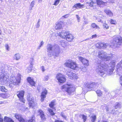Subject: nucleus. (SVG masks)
Masks as SVG:
<instances>
[{"mask_svg": "<svg viewBox=\"0 0 122 122\" xmlns=\"http://www.w3.org/2000/svg\"><path fill=\"white\" fill-rule=\"evenodd\" d=\"M55 122H64L62 121H61L59 120H57L55 121Z\"/></svg>", "mask_w": 122, "mask_h": 122, "instance_id": "obj_59", "label": "nucleus"}, {"mask_svg": "<svg viewBox=\"0 0 122 122\" xmlns=\"http://www.w3.org/2000/svg\"><path fill=\"white\" fill-rule=\"evenodd\" d=\"M110 22L111 24H115L116 23V21L115 20L112 19L111 20Z\"/></svg>", "mask_w": 122, "mask_h": 122, "instance_id": "obj_46", "label": "nucleus"}, {"mask_svg": "<svg viewBox=\"0 0 122 122\" xmlns=\"http://www.w3.org/2000/svg\"><path fill=\"white\" fill-rule=\"evenodd\" d=\"M67 75L68 77L71 79L77 80L78 78L77 75L70 71H67Z\"/></svg>", "mask_w": 122, "mask_h": 122, "instance_id": "obj_12", "label": "nucleus"}, {"mask_svg": "<svg viewBox=\"0 0 122 122\" xmlns=\"http://www.w3.org/2000/svg\"><path fill=\"white\" fill-rule=\"evenodd\" d=\"M65 65L72 69L77 70L79 69V68L76 63L71 60H69L68 62L65 63Z\"/></svg>", "mask_w": 122, "mask_h": 122, "instance_id": "obj_8", "label": "nucleus"}, {"mask_svg": "<svg viewBox=\"0 0 122 122\" xmlns=\"http://www.w3.org/2000/svg\"><path fill=\"white\" fill-rule=\"evenodd\" d=\"M62 22L61 21H60L56 23L55 27V29L58 30L62 29Z\"/></svg>", "mask_w": 122, "mask_h": 122, "instance_id": "obj_17", "label": "nucleus"}, {"mask_svg": "<svg viewBox=\"0 0 122 122\" xmlns=\"http://www.w3.org/2000/svg\"><path fill=\"white\" fill-rule=\"evenodd\" d=\"M103 27L106 29H108L109 28V27L107 25L105 24L103 25Z\"/></svg>", "mask_w": 122, "mask_h": 122, "instance_id": "obj_43", "label": "nucleus"}, {"mask_svg": "<svg viewBox=\"0 0 122 122\" xmlns=\"http://www.w3.org/2000/svg\"><path fill=\"white\" fill-rule=\"evenodd\" d=\"M96 92L99 96H100L102 94V92L100 90H98L96 91Z\"/></svg>", "mask_w": 122, "mask_h": 122, "instance_id": "obj_36", "label": "nucleus"}, {"mask_svg": "<svg viewBox=\"0 0 122 122\" xmlns=\"http://www.w3.org/2000/svg\"><path fill=\"white\" fill-rule=\"evenodd\" d=\"M81 117L82 119H83V122H85L86 119V117L84 115H81Z\"/></svg>", "mask_w": 122, "mask_h": 122, "instance_id": "obj_38", "label": "nucleus"}, {"mask_svg": "<svg viewBox=\"0 0 122 122\" xmlns=\"http://www.w3.org/2000/svg\"><path fill=\"white\" fill-rule=\"evenodd\" d=\"M112 56L111 55H108L106 53L103 51H99L98 53V57L105 61H107L109 60Z\"/></svg>", "mask_w": 122, "mask_h": 122, "instance_id": "obj_7", "label": "nucleus"}, {"mask_svg": "<svg viewBox=\"0 0 122 122\" xmlns=\"http://www.w3.org/2000/svg\"><path fill=\"white\" fill-rule=\"evenodd\" d=\"M96 119V116H92L91 117V121L92 122H94Z\"/></svg>", "mask_w": 122, "mask_h": 122, "instance_id": "obj_35", "label": "nucleus"}, {"mask_svg": "<svg viewBox=\"0 0 122 122\" xmlns=\"http://www.w3.org/2000/svg\"><path fill=\"white\" fill-rule=\"evenodd\" d=\"M46 48L47 54L49 57L52 56L57 57L60 52V47L57 45L53 46L50 44H48L47 45Z\"/></svg>", "mask_w": 122, "mask_h": 122, "instance_id": "obj_2", "label": "nucleus"}, {"mask_svg": "<svg viewBox=\"0 0 122 122\" xmlns=\"http://www.w3.org/2000/svg\"><path fill=\"white\" fill-rule=\"evenodd\" d=\"M97 5H105L106 3L105 2H103L102 0H97Z\"/></svg>", "mask_w": 122, "mask_h": 122, "instance_id": "obj_24", "label": "nucleus"}, {"mask_svg": "<svg viewBox=\"0 0 122 122\" xmlns=\"http://www.w3.org/2000/svg\"><path fill=\"white\" fill-rule=\"evenodd\" d=\"M61 115L62 117H63L65 119H66V117L65 115L62 112H61Z\"/></svg>", "mask_w": 122, "mask_h": 122, "instance_id": "obj_51", "label": "nucleus"}, {"mask_svg": "<svg viewBox=\"0 0 122 122\" xmlns=\"http://www.w3.org/2000/svg\"><path fill=\"white\" fill-rule=\"evenodd\" d=\"M56 78L60 83H64L66 81V78L64 75L60 73L56 75Z\"/></svg>", "mask_w": 122, "mask_h": 122, "instance_id": "obj_10", "label": "nucleus"}, {"mask_svg": "<svg viewBox=\"0 0 122 122\" xmlns=\"http://www.w3.org/2000/svg\"><path fill=\"white\" fill-rule=\"evenodd\" d=\"M78 58L79 60L84 65L87 66L89 65V61L88 60L81 56H79Z\"/></svg>", "mask_w": 122, "mask_h": 122, "instance_id": "obj_13", "label": "nucleus"}, {"mask_svg": "<svg viewBox=\"0 0 122 122\" xmlns=\"http://www.w3.org/2000/svg\"><path fill=\"white\" fill-rule=\"evenodd\" d=\"M49 78V76H45L44 77V81H47L48 80Z\"/></svg>", "mask_w": 122, "mask_h": 122, "instance_id": "obj_48", "label": "nucleus"}, {"mask_svg": "<svg viewBox=\"0 0 122 122\" xmlns=\"http://www.w3.org/2000/svg\"><path fill=\"white\" fill-rule=\"evenodd\" d=\"M33 66V65L32 63H31V65L28 67V68L26 69V71L28 73H29L30 72L32 69V67Z\"/></svg>", "mask_w": 122, "mask_h": 122, "instance_id": "obj_30", "label": "nucleus"}, {"mask_svg": "<svg viewBox=\"0 0 122 122\" xmlns=\"http://www.w3.org/2000/svg\"><path fill=\"white\" fill-rule=\"evenodd\" d=\"M93 83V82L91 83H86L85 85V86L86 87V88H93V85H94Z\"/></svg>", "mask_w": 122, "mask_h": 122, "instance_id": "obj_25", "label": "nucleus"}, {"mask_svg": "<svg viewBox=\"0 0 122 122\" xmlns=\"http://www.w3.org/2000/svg\"><path fill=\"white\" fill-rule=\"evenodd\" d=\"M5 65L4 64L0 65V84L1 82L7 83L9 80L8 74L5 71Z\"/></svg>", "mask_w": 122, "mask_h": 122, "instance_id": "obj_3", "label": "nucleus"}, {"mask_svg": "<svg viewBox=\"0 0 122 122\" xmlns=\"http://www.w3.org/2000/svg\"><path fill=\"white\" fill-rule=\"evenodd\" d=\"M40 26V23H37V24L36 25V28H39Z\"/></svg>", "mask_w": 122, "mask_h": 122, "instance_id": "obj_58", "label": "nucleus"}, {"mask_svg": "<svg viewBox=\"0 0 122 122\" xmlns=\"http://www.w3.org/2000/svg\"><path fill=\"white\" fill-rule=\"evenodd\" d=\"M81 69L82 71L84 72H86L87 71L86 68L85 67H84L82 68H81Z\"/></svg>", "mask_w": 122, "mask_h": 122, "instance_id": "obj_45", "label": "nucleus"}, {"mask_svg": "<svg viewBox=\"0 0 122 122\" xmlns=\"http://www.w3.org/2000/svg\"><path fill=\"white\" fill-rule=\"evenodd\" d=\"M93 88H97V87L98 86V84L97 83L93 82Z\"/></svg>", "mask_w": 122, "mask_h": 122, "instance_id": "obj_39", "label": "nucleus"}, {"mask_svg": "<svg viewBox=\"0 0 122 122\" xmlns=\"http://www.w3.org/2000/svg\"><path fill=\"white\" fill-rule=\"evenodd\" d=\"M91 26L92 28L97 29H100V27L97 25L95 23H92L91 25Z\"/></svg>", "mask_w": 122, "mask_h": 122, "instance_id": "obj_26", "label": "nucleus"}, {"mask_svg": "<svg viewBox=\"0 0 122 122\" xmlns=\"http://www.w3.org/2000/svg\"><path fill=\"white\" fill-rule=\"evenodd\" d=\"M21 75L18 74L17 76L15 77L14 75L13 74L10 76L9 81V86L12 88L14 86V85H17L20 82Z\"/></svg>", "mask_w": 122, "mask_h": 122, "instance_id": "obj_4", "label": "nucleus"}, {"mask_svg": "<svg viewBox=\"0 0 122 122\" xmlns=\"http://www.w3.org/2000/svg\"><path fill=\"white\" fill-rule=\"evenodd\" d=\"M41 70L42 71H45V68L44 66H42L41 67Z\"/></svg>", "mask_w": 122, "mask_h": 122, "instance_id": "obj_53", "label": "nucleus"}, {"mask_svg": "<svg viewBox=\"0 0 122 122\" xmlns=\"http://www.w3.org/2000/svg\"><path fill=\"white\" fill-rule=\"evenodd\" d=\"M97 37V35H96L95 34L94 35H92L91 37V38L92 39L94 38H95Z\"/></svg>", "mask_w": 122, "mask_h": 122, "instance_id": "obj_57", "label": "nucleus"}, {"mask_svg": "<svg viewBox=\"0 0 122 122\" xmlns=\"http://www.w3.org/2000/svg\"><path fill=\"white\" fill-rule=\"evenodd\" d=\"M89 40V38H87V39H85L83 41H87V40Z\"/></svg>", "mask_w": 122, "mask_h": 122, "instance_id": "obj_62", "label": "nucleus"}, {"mask_svg": "<svg viewBox=\"0 0 122 122\" xmlns=\"http://www.w3.org/2000/svg\"><path fill=\"white\" fill-rule=\"evenodd\" d=\"M63 32L64 36H63V38H65L67 36L69 35V31H65L63 30Z\"/></svg>", "mask_w": 122, "mask_h": 122, "instance_id": "obj_31", "label": "nucleus"}, {"mask_svg": "<svg viewBox=\"0 0 122 122\" xmlns=\"http://www.w3.org/2000/svg\"><path fill=\"white\" fill-rule=\"evenodd\" d=\"M35 2L34 1H32L30 5V7H31V8H32L33 7L34 5H35Z\"/></svg>", "mask_w": 122, "mask_h": 122, "instance_id": "obj_50", "label": "nucleus"}, {"mask_svg": "<svg viewBox=\"0 0 122 122\" xmlns=\"http://www.w3.org/2000/svg\"><path fill=\"white\" fill-rule=\"evenodd\" d=\"M105 12L110 16H112L113 15V13L109 10L106 9L104 10Z\"/></svg>", "mask_w": 122, "mask_h": 122, "instance_id": "obj_22", "label": "nucleus"}, {"mask_svg": "<svg viewBox=\"0 0 122 122\" xmlns=\"http://www.w3.org/2000/svg\"><path fill=\"white\" fill-rule=\"evenodd\" d=\"M43 44L44 42H43V41H41L40 43L39 46L38 47V49H40V47L42 46V45H43Z\"/></svg>", "mask_w": 122, "mask_h": 122, "instance_id": "obj_47", "label": "nucleus"}, {"mask_svg": "<svg viewBox=\"0 0 122 122\" xmlns=\"http://www.w3.org/2000/svg\"><path fill=\"white\" fill-rule=\"evenodd\" d=\"M5 47L6 50L8 51H9V47L8 44H6L5 45Z\"/></svg>", "mask_w": 122, "mask_h": 122, "instance_id": "obj_49", "label": "nucleus"}, {"mask_svg": "<svg viewBox=\"0 0 122 122\" xmlns=\"http://www.w3.org/2000/svg\"><path fill=\"white\" fill-rule=\"evenodd\" d=\"M97 19L98 20L97 21L99 22H100L101 21V19Z\"/></svg>", "mask_w": 122, "mask_h": 122, "instance_id": "obj_61", "label": "nucleus"}, {"mask_svg": "<svg viewBox=\"0 0 122 122\" xmlns=\"http://www.w3.org/2000/svg\"><path fill=\"white\" fill-rule=\"evenodd\" d=\"M100 122H107L106 121H102Z\"/></svg>", "mask_w": 122, "mask_h": 122, "instance_id": "obj_64", "label": "nucleus"}, {"mask_svg": "<svg viewBox=\"0 0 122 122\" xmlns=\"http://www.w3.org/2000/svg\"><path fill=\"white\" fill-rule=\"evenodd\" d=\"M61 88L63 91L66 92L69 95L74 91V87L70 84H65L61 86Z\"/></svg>", "mask_w": 122, "mask_h": 122, "instance_id": "obj_6", "label": "nucleus"}, {"mask_svg": "<svg viewBox=\"0 0 122 122\" xmlns=\"http://www.w3.org/2000/svg\"><path fill=\"white\" fill-rule=\"evenodd\" d=\"M34 61V60L33 58H30V65H31V63H32V64L33 65V63H32V62Z\"/></svg>", "mask_w": 122, "mask_h": 122, "instance_id": "obj_54", "label": "nucleus"}, {"mask_svg": "<svg viewBox=\"0 0 122 122\" xmlns=\"http://www.w3.org/2000/svg\"><path fill=\"white\" fill-rule=\"evenodd\" d=\"M122 44V37L120 36H115L114 37L113 42L110 46L113 48L119 47Z\"/></svg>", "mask_w": 122, "mask_h": 122, "instance_id": "obj_5", "label": "nucleus"}, {"mask_svg": "<svg viewBox=\"0 0 122 122\" xmlns=\"http://www.w3.org/2000/svg\"><path fill=\"white\" fill-rule=\"evenodd\" d=\"M0 91L3 92H5L7 91V90L4 86H0Z\"/></svg>", "mask_w": 122, "mask_h": 122, "instance_id": "obj_32", "label": "nucleus"}, {"mask_svg": "<svg viewBox=\"0 0 122 122\" xmlns=\"http://www.w3.org/2000/svg\"><path fill=\"white\" fill-rule=\"evenodd\" d=\"M76 17L78 21L79 22V20L80 19V18L79 17V15H76Z\"/></svg>", "mask_w": 122, "mask_h": 122, "instance_id": "obj_55", "label": "nucleus"}, {"mask_svg": "<svg viewBox=\"0 0 122 122\" xmlns=\"http://www.w3.org/2000/svg\"><path fill=\"white\" fill-rule=\"evenodd\" d=\"M38 111L40 113L41 120H45L46 119V118L45 117L44 112L42 110H39Z\"/></svg>", "mask_w": 122, "mask_h": 122, "instance_id": "obj_18", "label": "nucleus"}, {"mask_svg": "<svg viewBox=\"0 0 122 122\" xmlns=\"http://www.w3.org/2000/svg\"><path fill=\"white\" fill-rule=\"evenodd\" d=\"M60 0H55L54 5H57L59 2Z\"/></svg>", "mask_w": 122, "mask_h": 122, "instance_id": "obj_44", "label": "nucleus"}, {"mask_svg": "<svg viewBox=\"0 0 122 122\" xmlns=\"http://www.w3.org/2000/svg\"><path fill=\"white\" fill-rule=\"evenodd\" d=\"M48 111L51 115L52 116L54 115L55 113L53 112V111L51 109H48Z\"/></svg>", "mask_w": 122, "mask_h": 122, "instance_id": "obj_40", "label": "nucleus"}, {"mask_svg": "<svg viewBox=\"0 0 122 122\" xmlns=\"http://www.w3.org/2000/svg\"><path fill=\"white\" fill-rule=\"evenodd\" d=\"M120 84L122 85V76L120 78Z\"/></svg>", "mask_w": 122, "mask_h": 122, "instance_id": "obj_56", "label": "nucleus"}, {"mask_svg": "<svg viewBox=\"0 0 122 122\" xmlns=\"http://www.w3.org/2000/svg\"><path fill=\"white\" fill-rule=\"evenodd\" d=\"M109 46H110L107 43H103L101 42H99L96 44V47L100 49L102 48H105Z\"/></svg>", "mask_w": 122, "mask_h": 122, "instance_id": "obj_14", "label": "nucleus"}, {"mask_svg": "<svg viewBox=\"0 0 122 122\" xmlns=\"http://www.w3.org/2000/svg\"><path fill=\"white\" fill-rule=\"evenodd\" d=\"M58 36L62 38H63V36H64V34L63 32V31H61V32H59L58 34Z\"/></svg>", "mask_w": 122, "mask_h": 122, "instance_id": "obj_41", "label": "nucleus"}, {"mask_svg": "<svg viewBox=\"0 0 122 122\" xmlns=\"http://www.w3.org/2000/svg\"><path fill=\"white\" fill-rule=\"evenodd\" d=\"M4 121L5 122H14L12 119L6 117L4 118Z\"/></svg>", "mask_w": 122, "mask_h": 122, "instance_id": "obj_27", "label": "nucleus"}, {"mask_svg": "<svg viewBox=\"0 0 122 122\" xmlns=\"http://www.w3.org/2000/svg\"><path fill=\"white\" fill-rule=\"evenodd\" d=\"M122 106V104L120 102H116L115 104V107H119Z\"/></svg>", "mask_w": 122, "mask_h": 122, "instance_id": "obj_37", "label": "nucleus"}, {"mask_svg": "<svg viewBox=\"0 0 122 122\" xmlns=\"http://www.w3.org/2000/svg\"><path fill=\"white\" fill-rule=\"evenodd\" d=\"M1 96L3 98H6L7 97L6 94H1Z\"/></svg>", "mask_w": 122, "mask_h": 122, "instance_id": "obj_42", "label": "nucleus"}, {"mask_svg": "<svg viewBox=\"0 0 122 122\" xmlns=\"http://www.w3.org/2000/svg\"><path fill=\"white\" fill-rule=\"evenodd\" d=\"M1 33H2L1 30L0 29V35L1 34Z\"/></svg>", "mask_w": 122, "mask_h": 122, "instance_id": "obj_63", "label": "nucleus"}, {"mask_svg": "<svg viewBox=\"0 0 122 122\" xmlns=\"http://www.w3.org/2000/svg\"><path fill=\"white\" fill-rule=\"evenodd\" d=\"M24 93L25 92L23 90L18 91L16 92L17 95L19 98L20 100L23 103H25V101L24 98Z\"/></svg>", "mask_w": 122, "mask_h": 122, "instance_id": "obj_11", "label": "nucleus"}, {"mask_svg": "<svg viewBox=\"0 0 122 122\" xmlns=\"http://www.w3.org/2000/svg\"><path fill=\"white\" fill-rule=\"evenodd\" d=\"M73 36L72 35L69 33V34L66 37V40L68 41H71L73 39Z\"/></svg>", "mask_w": 122, "mask_h": 122, "instance_id": "obj_23", "label": "nucleus"}, {"mask_svg": "<svg viewBox=\"0 0 122 122\" xmlns=\"http://www.w3.org/2000/svg\"><path fill=\"white\" fill-rule=\"evenodd\" d=\"M27 100L29 102L28 104L30 107H34L36 106L35 103L34 102L33 100V99L31 96H28Z\"/></svg>", "mask_w": 122, "mask_h": 122, "instance_id": "obj_15", "label": "nucleus"}, {"mask_svg": "<svg viewBox=\"0 0 122 122\" xmlns=\"http://www.w3.org/2000/svg\"><path fill=\"white\" fill-rule=\"evenodd\" d=\"M56 101L55 100H52L50 103L49 104V106L50 107H53L56 106Z\"/></svg>", "mask_w": 122, "mask_h": 122, "instance_id": "obj_28", "label": "nucleus"}, {"mask_svg": "<svg viewBox=\"0 0 122 122\" xmlns=\"http://www.w3.org/2000/svg\"><path fill=\"white\" fill-rule=\"evenodd\" d=\"M27 81L32 86H35V82L33 81V79L30 77H29L27 79Z\"/></svg>", "mask_w": 122, "mask_h": 122, "instance_id": "obj_19", "label": "nucleus"}, {"mask_svg": "<svg viewBox=\"0 0 122 122\" xmlns=\"http://www.w3.org/2000/svg\"><path fill=\"white\" fill-rule=\"evenodd\" d=\"M16 118L20 122H35V118L34 117H32V119L29 121H25L20 114H16L15 115Z\"/></svg>", "mask_w": 122, "mask_h": 122, "instance_id": "obj_9", "label": "nucleus"}, {"mask_svg": "<svg viewBox=\"0 0 122 122\" xmlns=\"http://www.w3.org/2000/svg\"><path fill=\"white\" fill-rule=\"evenodd\" d=\"M84 22L86 24H88V21H87V20H85L84 21Z\"/></svg>", "mask_w": 122, "mask_h": 122, "instance_id": "obj_60", "label": "nucleus"}, {"mask_svg": "<svg viewBox=\"0 0 122 122\" xmlns=\"http://www.w3.org/2000/svg\"><path fill=\"white\" fill-rule=\"evenodd\" d=\"M86 3L87 5H89L90 6L92 7L94 6V5L95 4V3H94L92 1V2L90 3L87 2Z\"/></svg>", "mask_w": 122, "mask_h": 122, "instance_id": "obj_34", "label": "nucleus"}, {"mask_svg": "<svg viewBox=\"0 0 122 122\" xmlns=\"http://www.w3.org/2000/svg\"><path fill=\"white\" fill-rule=\"evenodd\" d=\"M84 5H81L80 3H77L75 4L73 6V8H75L76 9L78 8H83L84 7Z\"/></svg>", "mask_w": 122, "mask_h": 122, "instance_id": "obj_21", "label": "nucleus"}, {"mask_svg": "<svg viewBox=\"0 0 122 122\" xmlns=\"http://www.w3.org/2000/svg\"><path fill=\"white\" fill-rule=\"evenodd\" d=\"M117 71L122 70V61H121L117 65Z\"/></svg>", "mask_w": 122, "mask_h": 122, "instance_id": "obj_20", "label": "nucleus"}, {"mask_svg": "<svg viewBox=\"0 0 122 122\" xmlns=\"http://www.w3.org/2000/svg\"><path fill=\"white\" fill-rule=\"evenodd\" d=\"M116 64L115 60H112L108 65L99 60L97 61L96 68L97 72L102 77L107 74L111 75L113 73Z\"/></svg>", "mask_w": 122, "mask_h": 122, "instance_id": "obj_1", "label": "nucleus"}, {"mask_svg": "<svg viewBox=\"0 0 122 122\" xmlns=\"http://www.w3.org/2000/svg\"><path fill=\"white\" fill-rule=\"evenodd\" d=\"M0 122H3V117L1 116V115L0 114Z\"/></svg>", "mask_w": 122, "mask_h": 122, "instance_id": "obj_52", "label": "nucleus"}, {"mask_svg": "<svg viewBox=\"0 0 122 122\" xmlns=\"http://www.w3.org/2000/svg\"><path fill=\"white\" fill-rule=\"evenodd\" d=\"M60 42V44L63 47H64L66 45V43L65 42V41L63 40L61 41Z\"/></svg>", "mask_w": 122, "mask_h": 122, "instance_id": "obj_33", "label": "nucleus"}, {"mask_svg": "<svg viewBox=\"0 0 122 122\" xmlns=\"http://www.w3.org/2000/svg\"><path fill=\"white\" fill-rule=\"evenodd\" d=\"M47 90L46 89L43 90L41 96V102H42L44 101V99L46 97V95H47Z\"/></svg>", "mask_w": 122, "mask_h": 122, "instance_id": "obj_16", "label": "nucleus"}, {"mask_svg": "<svg viewBox=\"0 0 122 122\" xmlns=\"http://www.w3.org/2000/svg\"><path fill=\"white\" fill-rule=\"evenodd\" d=\"M14 59L16 60L20 59V56L19 54L17 53L15 54L14 57Z\"/></svg>", "mask_w": 122, "mask_h": 122, "instance_id": "obj_29", "label": "nucleus"}]
</instances>
